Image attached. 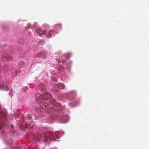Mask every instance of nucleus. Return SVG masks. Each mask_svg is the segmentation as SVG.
I'll return each mask as SVG.
<instances>
[{
    "mask_svg": "<svg viewBox=\"0 0 149 149\" xmlns=\"http://www.w3.org/2000/svg\"><path fill=\"white\" fill-rule=\"evenodd\" d=\"M34 122L33 121H31L30 122L29 124V127L31 128L34 125Z\"/></svg>",
    "mask_w": 149,
    "mask_h": 149,
    "instance_id": "nucleus-9",
    "label": "nucleus"
},
{
    "mask_svg": "<svg viewBox=\"0 0 149 149\" xmlns=\"http://www.w3.org/2000/svg\"><path fill=\"white\" fill-rule=\"evenodd\" d=\"M57 87L60 89H62L65 87L64 85L62 83L58 84L57 85Z\"/></svg>",
    "mask_w": 149,
    "mask_h": 149,
    "instance_id": "nucleus-7",
    "label": "nucleus"
},
{
    "mask_svg": "<svg viewBox=\"0 0 149 149\" xmlns=\"http://www.w3.org/2000/svg\"><path fill=\"white\" fill-rule=\"evenodd\" d=\"M37 33L40 36H42L43 35H44L46 33V31H37Z\"/></svg>",
    "mask_w": 149,
    "mask_h": 149,
    "instance_id": "nucleus-6",
    "label": "nucleus"
},
{
    "mask_svg": "<svg viewBox=\"0 0 149 149\" xmlns=\"http://www.w3.org/2000/svg\"><path fill=\"white\" fill-rule=\"evenodd\" d=\"M42 107L43 108H44V107H45L46 106V105L43 104L42 105Z\"/></svg>",
    "mask_w": 149,
    "mask_h": 149,
    "instance_id": "nucleus-13",
    "label": "nucleus"
},
{
    "mask_svg": "<svg viewBox=\"0 0 149 149\" xmlns=\"http://www.w3.org/2000/svg\"><path fill=\"white\" fill-rule=\"evenodd\" d=\"M26 118H28V120H30L31 119V116L30 114H28L26 117Z\"/></svg>",
    "mask_w": 149,
    "mask_h": 149,
    "instance_id": "nucleus-10",
    "label": "nucleus"
},
{
    "mask_svg": "<svg viewBox=\"0 0 149 149\" xmlns=\"http://www.w3.org/2000/svg\"><path fill=\"white\" fill-rule=\"evenodd\" d=\"M57 61L58 62V63H59L61 62V60L60 59H57Z\"/></svg>",
    "mask_w": 149,
    "mask_h": 149,
    "instance_id": "nucleus-15",
    "label": "nucleus"
},
{
    "mask_svg": "<svg viewBox=\"0 0 149 149\" xmlns=\"http://www.w3.org/2000/svg\"><path fill=\"white\" fill-rule=\"evenodd\" d=\"M39 89L41 91H43L45 90V84L41 83L39 86Z\"/></svg>",
    "mask_w": 149,
    "mask_h": 149,
    "instance_id": "nucleus-5",
    "label": "nucleus"
},
{
    "mask_svg": "<svg viewBox=\"0 0 149 149\" xmlns=\"http://www.w3.org/2000/svg\"><path fill=\"white\" fill-rule=\"evenodd\" d=\"M3 58L5 61L9 60L11 61L13 60V57L8 55L4 56Z\"/></svg>",
    "mask_w": 149,
    "mask_h": 149,
    "instance_id": "nucleus-4",
    "label": "nucleus"
},
{
    "mask_svg": "<svg viewBox=\"0 0 149 149\" xmlns=\"http://www.w3.org/2000/svg\"><path fill=\"white\" fill-rule=\"evenodd\" d=\"M3 88V86L2 85H0V88Z\"/></svg>",
    "mask_w": 149,
    "mask_h": 149,
    "instance_id": "nucleus-16",
    "label": "nucleus"
},
{
    "mask_svg": "<svg viewBox=\"0 0 149 149\" xmlns=\"http://www.w3.org/2000/svg\"><path fill=\"white\" fill-rule=\"evenodd\" d=\"M28 127H29V125L28 123H26V124L25 125V127L26 128H27Z\"/></svg>",
    "mask_w": 149,
    "mask_h": 149,
    "instance_id": "nucleus-12",
    "label": "nucleus"
},
{
    "mask_svg": "<svg viewBox=\"0 0 149 149\" xmlns=\"http://www.w3.org/2000/svg\"><path fill=\"white\" fill-rule=\"evenodd\" d=\"M51 104H54L55 102V100L54 99H52L51 101H50Z\"/></svg>",
    "mask_w": 149,
    "mask_h": 149,
    "instance_id": "nucleus-11",
    "label": "nucleus"
},
{
    "mask_svg": "<svg viewBox=\"0 0 149 149\" xmlns=\"http://www.w3.org/2000/svg\"><path fill=\"white\" fill-rule=\"evenodd\" d=\"M36 96L37 98H38V99L44 101L52 97L50 93L47 92H45L42 95H41L40 94H38Z\"/></svg>",
    "mask_w": 149,
    "mask_h": 149,
    "instance_id": "nucleus-2",
    "label": "nucleus"
},
{
    "mask_svg": "<svg viewBox=\"0 0 149 149\" xmlns=\"http://www.w3.org/2000/svg\"><path fill=\"white\" fill-rule=\"evenodd\" d=\"M54 31L53 30L50 31L49 33V34L47 36L48 38H50L52 36V33H54Z\"/></svg>",
    "mask_w": 149,
    "mask_h": 149,
    "instance_id": "nucleus-8",
    "label": "nucleus"
},
{
    "mask_svg": "<svg viewBox=\"0 0 149 149\" xmlns=\"http://www.w3.org/2000/svg\"><path fill=\"white\" fill-rule=\"evenodd\" d=\"M48 137L47 136H45L44 137V140L45 142H47L49 140L50 141H54L56 139L55 136L58 138L59 137L60 134L58 131L56 132L55 134L52 132H49L48 133Z\"/></svg>",
    "mask_w": 149,
    "mask_h": 149,
    "instance_id": "nucleus-1",
    "label": "nucleus"
},
{
    "mask_svg": "<svg viewBox=\"0 0 149 149\" xmlns=\"http://www.w3.org/2000/svg\"><path fill=\"white\" fill-rule=\"evenodd\" d=\"M6 112H0V130L2 129L4 124V121L6 120Z\"/></svg>",
    "mask_w": 149,
    "mask_h": 149,
    "instance_id": "nucleus-3",
    "label": "nucleus"
},
{
    "mask_svg": "<svg viewBox=\"0 0 149 149\" xmlns=\"http://www.w3.org/2000/svg\"><path fill=\"white\" fill-rule=\"evenodd\" d=\"M5 89L6 90H8V87L7 86H6L5 87Z\"/></svg>",
    "mask_w": 149,
    "mask_h": 149,
    "instance_id": "nucleus-14",
    "label": "nucleus"
}]
</instances>
